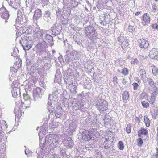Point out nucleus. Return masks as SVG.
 Instances as JSON below:
<instances>
[{"mask_svg":"<svg viewBox=\"0 0 158 158\" xmlns=\"http://www.w3.org/2000/svg\"><path fill=\"white\" fill-rule=\"evenodd\" d=\"M45 139V142L43 144L44 146L49 144L51 149L58 148L59 151H62V149L60 146V136L56 135L50 134L46 136Z\"/></svg>","mask_w":158,"mask_h":158,"instance_id":"f257e3e1","label":"nucleus"},{"mask_svg":"<svg viewBox=\"0 0 158 158\" xmlns=\"http://www.w3.org/2000/svg\"><path fill=\"white\" fill-rule=\"evenodd\" d=\"M37 52L39 55L41 56H44L48 55V50L47 49L48 47L47 43L44 41L38 43L36 46Z\"/></svg>","mask_w":158,"mask_h":158,"instance_id":"f03ea898","label":"nucleus"},{"mask_svg":"<svg viewBox=\"0 0 158 158\" xmlns=\"http://www.w3.org/2000/svg\"><path fill=\"white\" fill-rule=\"evenodd\" d=\"M95 103L97 108L100 111H104L108 108V104L106 100L103 99L94 98Z\"/></svg>","mask_w":158,"mask_h":158,"instance_id":"7ed1b4c3","label":"nucleus"},{"mask_svg":"<svg viewBox=\"0 0 158 158\" xmlns=\"http://www.w3.org/2000/svg\"><path fill=\"white\" fill-rule=\"evenodd\" d=\"M58 99L56 96H54L53 94L49 95L48 102L47 107L50 113L53 112L54 110L56 105L57 104Z\"/></svg>","mask_w":158,"mask_h":158,"instance_id":"20e7f679","label":"nucleus"},{"mask_svg":"<svg viewBox=\"0 0 158 158\" xmlns=\"http://www.w3.org/2000/svg\"><path fill=\"white\" fill-rule=\"evenodd\" d=\"M21 40L20 41V44L25 51L28 50L31 47V43L33 42L31 41H28L29 38L27 35L21 37Z\"/></svg>","mask_w":158,"mask_h":158,"instance_id":"39448f33","label":"nucleus"},{"mask_svg":"<svg viewBox=\"0 0 158 158\" xmlns=\"http://www.w3.org/2000/svg\"><path fill=\"white\" fill-rule=\"evenodd\" d=\"M69 51L67 50L66 53L67 55L65 56V61L67 62H70L75 59V57L78 55V52L75 50L71 51L69 54Z\"/></svg>","mask_w":158,"mask_h":158,"instance_id":"423d86ee","label":"nucleus"},{"mask_svg":"<svg viewBox=\"0 0 158 158\" xmlns=\"http://www.w3.org/2000/svg\"><path fill=\"white\" fill-rule=\"evenodd\" d=\"M33 101L35 102L38 101L41 99L42 97V93L40 88L37 87L33 90Z\"/></svg>","mask_w":158,"mask_h":158,"instance_id":"0eeeda50","label":"nucleus"},{"mask_svg":"<svg viewBox=\"0 0 158 158\" xmlns=\"http://www.w3.org/2000/svg\"><path fill=\"white\" fill-rule=\"evenodd\" d=\"M68 85V88L70 90V93L72 94H76L77 93V84L75 82H69V81L67 82Z\"/></svg>","mask_w":158,"mask_h":158,"instance_id":"6e6552de","label":"nucleus"},{"mask_svg":"<svg viewBox=\"0 0 158 158\" xmlns=\"http://www.w3.org/2000/svg\"><path fill=\"white\" fill-rule=\"evenodd\" d=\"M45 31L38 28H35L34 31V37L38 39H41L43 38V35L45 34Z\"/></svg>","mask_w":158,"mask_h":158,"instance_id":"1a4fd4ad","label":"nucleus"},{"mask_svg":"<svg viewBox=\"0 0 158 158\" xmlns=\"http://www.w3.org/2000/svg\"><path fill=\"white\" fill-rule=\"evenodd\" d=\"M139 46L141 48L146 49L148 47L149 43L148 41L144 39H141L138 40Z\"/></svg>","mask_w":158,"mask_h":158,"instance_id":"9d476101","label":"nucleus"},{"mask_svg":"<svg viewBox=\"0 0 158 158\" xmlns=\"http://www.w3.org/2000/svg\"><path fill=\"white\" fill-rule=\"evenodd\" d=\"M149 56L152 59L158 60V52L155 48H153L149 53Z\"/></svg>","mask_w":158,"mask_h":158,"instance_id":"9b49d317","label":"nucleus"},{"mask_svg":"<svg viewBox=\"0 0 158 158\" xmlns=\"http://www.w3.org/2000/svg\"><path fill=\"white\" fill-rule=\"evenodd\" d=\"M10 6L15 9H16L20 6V0H10Z\"/></svg>","mask_w":158,"mask_h":158,"instance_id":"f8f14e48","label":"nucleus"},{"mask_svg":"<svg viewBox=\"0 0 158 158\" xmlns=\"http://www.w3.org/2000/svg\"><path fill=\"white\" fill-rule=\"evenodd\" d=\"M52 35L56 36L59 34L61 30V27L58 26H53L51 28Z\"/></svg>","mask_w":158,"mask_h":158,"instance_id":"ddd939ff","label":"nucleus"},{"mask_svg":"<svg viewBox=\"0 0 158 158\" xmlns=\"http://www.w3.org/2000/svg\"><path fill=\"white\" fill-rule=\"evenodd\" d=\"M98 38V35L96 30L94 28L93 31L91 32V35L88 38L92 41H94L96 40Z\"/></svg>","mask_w":158,"mask_h":158,"instance_id":"4468645a","label":"nucleus"},{"mask_svg":"<svg viewBox=\"0 0 158 158\" xmlns=\"http://www.w3.org/2000/svg\"><path fill=\"white\" fill-rule=\"evenodd\" d=\"M43 39L48 41L49 43L51 42L50 44V46H52L53 45L54 43L52 42L53 41V37L51 35L46 34V32L44 35Z\"/></svg>","mask_w":158,"mask_h":158,"instance_id":"2eb2a0df","label":"nucleus"},{"mask_svg":"<svg viewBox=\"0 0 158 158\" xmlns=\"http://www.w3.org/2000/svg\"><path fill=\"white\" fill-rule=\"evenodd\" d=\"M94 28L92 26H89L87 27L84 30L86 36L88 38L89 37L90 35L91 34V32H92Z\"/></svg>","mask_w":158,"mask_h":158,"instance_id":"dca6fc26","label":"nucleus"},{"mask_svg":"<svg viewBox=\"0 0 158 158\" xmlns=\"http://www.w3.org/2000/svg\"><path fill=\"white\" fill-rule=\"evenodd\" d=\"M64 142L65 145L69 147L70 148H71L73 147V145L74 144L73 141L70 137L66 138V139Z\"/></svg>","mask_w":158,"mask_h":158,"instance_id":"f3484780","label":"nucleus"},{"mask_svg":"<svg viewBox=\"0 0 158 158\" xmlns=\"http://www.w3.org/2000/svg\"><path fill=\"white\" fill-rule=\"evenodd\" d=\"M11 92L12 96L15 98L18 95H20V92L19 87L12 88Z\"/></svg>","mask_w":158,"mask_h":158,"instance_id":"a211bd4d","label":"nucleus"},{"mask_svg":"<svg viewBox=\"0 0 158 158\" xmlns=\"http://www.w3.org/2000/svg\"><path fill=\"white\" fill-rule=\"evenodd\" d=\"M88 134L87 130H84L83 131L82 134V138L85 141H89L91 139V138L90 137V135Z\"/></svg>","mask_w":158,"mask_h":158,"instance_id":"6ab92c4d","label":"nucleus"},{"mask_svg":"<svg viewBox=\"0 0 158 158\" xmlns=\"http://www.w3.org/2000/svg\"><path fill=\"white\" fill-rule=\"evenodd\" d=\"M41 16L42 13L41 10L38 9L36 10L34 12L33 19L37 20L40 18Z\"/></svg>","mask_w":158,"mask_h":158,"instance_id":"aec40b11","label":"nucleus"},{"mask_svg":"<svg viewBox=\"0 0 158 158\" xmlns=\"http://www.w3.org/2000/svg\"><path fill=\"white\" fill-rule=\"evenodd\" d=\"M2 9L4 10V11L1 14V18H3L4 19L7 20L9 17L8 12L4 7Z\"/></svg>","mask_w":158,"mask_h":158,"instance_id":"412c9836","label":"nucleus"},{"mask_svg":"<svg viewBox=\"0 0 158 158\" xmlns=\"http://www.w3.org/2000/svg\"><path fill=\"white\" fill-rule=\"evenodd\" d=\"M143 22L142 23L144 22L146 24H148L150 23V19L149 17V15L148 13H146L144 14L143 18Z\"/></svg>","mask_w":158,"mask_h":158,"instance_id":"4be33fe9","label":"nucleus"},{"mask_svg":"<svg viewBox=\"0 0 158 158\" xmlns=\"http://www.w3.org/2000/svg\"><path fill=\"white\" fill-rule=\"evenodd\" d=\"M14 114L15 116L21 117L22 114V112L20 110V108H19L18 107H15L14 109Z\"/></svg>","mask_w":158,"mask_h":158,"instance_id":"5701e85b","label":"nucleus"},{"mask_svg":"<svg viewBox=\"0 0 158 158\" xmlns=\"http://www.w3.org/2000/svg\"><path fill=\"white\" fill-rule=\"evenodd\" d=\"M138 73L139 75L140 76L141 79H143L146 77V71L143 69H139Z\"/></svg>","mask_w":158,"mask_h":158,"instance_id":"b1692460","label":"nucleus"},{"mask_svg":"<svg viewBox=\"0 0 158 158\" xmlns=\"http://www.w3.org/2000/svg\"><path fill=\"white\" fill-rule=\"evenodd\" d=\"M39 69L38 65L37 64H34L31 66L30 70L31 72V73H34L35 72H38Z\"/></svg>","mask_w":158,"mask_h":158,"instance_id":"393cba45","label":"nucleus"},{"mask_svg":"<svg viewBox=\"0 0 158 158\" xmlns=\"http://www.w3.org/2000/svg\"><path fill=\"white\" fill-rule=\"evenodd\" d=\"M129 98V93L127 91H124L122 94V99L124 103L126 102Z\"/></svg>","mask_w":158,"mask_h":158,"instance_id":"a878e982","label":"nucleus"},{"mask_svg":"<svg viewBox=\"0 0 158 158\" xmlns=\"http://www.w3.org/2000/svg\"><path fill=\"white\" fill-rule=\"evenodd\" d=\"M76 127V126L75 123L74 122H72L69 125V131L72 133L74 132L75 130Z\"/></svg>","mask_w":158,"mask_h":158,"instance_id":"bb28decb","label":"nucleus"},{"mask_svg":"<svg viewBox=\"0 0 158 158\" xmlns=\"http://www.w3.org/2000/svg\"><path fill=\"white\" fill-rule=\"evenodd\" d=\"M61 78V74L56 72L55 75V78L54 82H60Z\"/></svg>","mask_w":158,"mask_h":158,"instance_id":"cd10ccee","label":"nucleus"},{"mask_svg":"<svg viewBox=\"0 0 158 158\" xmlns=\"http://www.w3.org/2000/svg\"><path fill=\"white\" fill-rule=\"evenodd\" d=\"M94 130L93 129H90L88 131V135H90V137L91 139L92 138H94Z\"/></svg>","mask_w":158,"mask_h":158,"instance_id":"c85d7f7f","label":"nucleus"},{"mask_svg":"<svg viewBox=\"0 0 158 158\" xmlns=\"http://www.w3.org/2000/svg\"><path fill=\"white\" fill-rule=\"evenodd\" d=\"M144 122L146 127H149L150 125V121L147 116H145L144 118Z\"/></svg>","mask_w":158,"mask_h":158,"instance_id":"c756f323","label":"nucleus"},{"mask_svg":"<svg viewBox=\"0 0 158 158\" xmlns=\"http://www.w3.org/2000/svg\"><path fill=\"white\" fill-rule=\"evenodd\" d=\"M72 106L73 109L75 110L80 109L79 105L77 103L73 102L72 104Z\"/></svg>","mask_w":158,"mask_h":158,"instance_id":"7c9ffc66","label":"nucleus"},{"mask_svg":"<svg viewBox=\"0 0 158 158\" xmlns=\"http://www.w3.org/2000/svg\"><path fill=\"white\" fill-rule=\"evenodd\" d=\"M152 74L155 76H156L158 74V69L155 66H152Z\"/></svg>","mask_w":158,"mask_h":158,"instance_id":"2f4dec72","label":"nucleus"},{"mask_svg":"<svg viewBox=\"0 0 158 158\" xmlns=\"http://www.w3.org/2000/svg\"><path fill=\"white\" fill-rule=\"evenodd\" d=\"M139 134H143L145 135H147L148 133V131L145 129H142L138 132Z\"/></svg>","mask_w":158,"mask_h":158,"instance_id":"473e14b6","label":"nucleus"},{"mask_svg":"<svg viewBox=\"0 0 158 158\" xmlns=\"http://www.w3.org/2000/svg\"><path fill=\"white\" fill-rule=\"evenodd\" d=\"M50 118V114L48 113H46L45 114L44 117V122L46 123L47 122Z\"/></svg>","mask_w":158,"mask_h":158,"instance_id":"72a5a7b5","label":"nucleus"},{"mask_svg":"<svg viewBox=\"0 0 158 158\" xmlns=\"http://www.w3.org/2000/svg\"><path fill=\"white\" fill-rule=\"evenodd\" d=\"M118 40L119 42L122 43L126 41L127 40L123 36H121L118 38Z\"/></svg>","mask_w":158,"mask_h":158,"instance_id":"f704fd0d","label":"nucleus"},{"mask_svg":"<svg viewBox=\"0 0 158 158\" xmlns=\"http://www.w3.org/2000/svg\"><path fill=\"white\" fill-rule=\"evenodd\" d=\"M118 147L120 150H123L124 147L123 142L122 141H119L118 143Z\"/></svg>","mask_w":158,"mask_h":158,"instance_id":"c9c22d12","label":"nucleus"},{"mask_svg":"<svg viewBox=\"0 0 158 158\" xmlns=\"http://www.w3.org/2000/svg\"><path fill=\"white\" fill-rule=\"evenodd\" d=\"M128 45V44L127 42V40L126 41H124V42L122 43L121 46L123 49H124L126 48Z\"/></svg>","mask_w":158,"mask_h":158,"instance_id":"e433bc0d","label":"nucleus"},{"mask_svg":"<svg viewBox=\"0 0 158 158\" xmlns=\"http://www.w3.org/2000/svg\"><path fill=\"white\" fill-rule=\"evenodd\" d=\"M19 84V83L18 82V81H13L12 84V88L19 87L18 86Z\"/></svg>","mask_w":158,"mask_h":158,"instance_id":"4c0bfd02","label":"nucleus"},{"mask_svg":"<svg viewBox=\"0 0 158 158\" xmlns=\"http://www.w3.org/2000/svg\"><path fill=\"white\" fill-rule=\"evenodd\" d=\"M141 104L143 106L144 108H147L149 106V103L145 101H143L142 102Z\"/></svg>","mask_w":158,"mask_h":158,"instance_id":"58836bf2","label":"nucleus"},{"mask_svg":"<svg viewBox=\"0 0 158 158\" xmlns=\"http://www.w3.org/2000/svg\"><path fill=\"white\" fill-rule=\"evenodd\" d=\"M147 81L148 83L151 86L154 85V82L153 81V80L152 78H147Z\"/></svg>","mask_w":158,"mask_h":158,"instance_id":"ea45409f","label":"nucleus"},{"mask_svg":"<svg viewBox=\"0 0 158 158\" xmlns=\"http://www.w3.org/2000/svg\"><path fill=\"white\" fill-rule=\"evenodd\" d=\"M62 115L63 114L62 113H60V112H58L57 110H56V112L55 114V116L56 117V118H61L62 116Z\"/></svg>","mask_w":158,"mask_h":158,"instance_id":"a19ab883","label":"nucleus"},{"mask_svg":"<svg viewBox=\"0 0 158 158\" xmlns=\"http://www.w3.org/2000/svg\"><path fill=\"white\" fill-rule=\"evenodd\" d=\"M27 102H29L30 103L31 102L30 101H25L24 102H21V103L20 106H22V107H23V108H26L27 107H29V106H26V104Z\"/></svg>","mask_w":158,"mask_h":158,"instance_id":"79ce46f5","label":"nucleus"},{"mask_svg":"<svg viewBox=\"0 0 158 158\" xmlns=\"http://www.w3.org/2000/svg\"><path fill=\"white\" fill-rule=\"evenodd\" d=\"M122 73L124 75H126L128 74V71L127 68H124L123 69Z\"/></svg>","mask_w":158,"mask_h":158,"instance_id":"37998d69","label":"nucleus"},{"mask_svg":"<svg viewBox=\"0 0 158 158\" xmlns=\"http://www.w3.org/2000/svg\"><path fill=\"white\" fill-rule=\"evenodd\" d=\"M80 109L82 111H84L86 110V108L84 106V104L83 103H81L80 104Z\"/></svg>","mask_w":158,"mask_h":158,"instance_id":"c03bdc74","label":"nucleus"},{"mask_svg":"<svg viewBox=\"0 0 158 158\" xmlns=\"http://www.w3.org/2000/svg\"><path fill=\"white\" fill-rule=\"evenodd\" d=\"M137 145L138 146L141 147L143 143V141L141 138H139L137 139Z\"/></svg>","mask_w":158,"mask_h":158,"instance_id":"a18cd8bd","label":"nucleus"},{"mask_svg":"<svg viewBox=\"0 0 158 158\" xmlns=\"http://www.w3.org/2000/svg\"><path fill=\"white\" fill-rule=\"evenodd\" d=\"M23 96L24 99L26 101H27V100H28L30 98V97L29 95L27 93H23Z\"/></svg>","mask_w":158,"mask_h":158,"instance_id":"49530a36","label":"nucleus"},{"mask_svg":"<svg viewBox=\"0 0 158 158\" xmlns=\"http://www.w3.org/2000/svg\"><path fill=\"white\" fill-rule=\"evenodd\" d=\"M141 98L146 99L148 97L147 94L145 92H143L141 94Z\"/></svg>","mask_w":158,"mask_h":158,"instance_id":"de8ad7c7","label":"nucleus"},{"mask_svg":"<svg viewBox=\"0 0 158 158\" xmlns=\"http://www.w3.org/2000/svg\"><path fill=\"white\" fill-rule=\"evenodd\" d=\"M51 12L50 11H46L45 12V13L44 15V17H47V18H48L50 17V16Z\"/></svg>","mask_w":158,"mask_h":158,"instance_id":"09e8293b","label":"nucleus"},{"mask_svg":"<svg viewBox=\"0 0 158 158\" xmlns=\"http://www.w3.org/2000/svg\"><path fill=\"white\" fill-rule=\"evenodd\" d=\"M132 85L133 86V89L134 90H136L137 89L139 85L137 83L134 82L132 84Z\"/></svg>","mask_w":158,"mask_h":158,"instance_id":"8fccbe9b","label":"nucleus"},{"mask_svg":"<svg viewBox=\"0 0 158 158\" xmlns=\"http://www.w3.org/2000/svg\"><path fill=\"white\" fill-rule=\"evenodd\" d=\"M131 126L130 124L127 125L126 128V131L127 133H130L131 132Z\"/></svg>","mask_w":158,"mask_h":158,"instance_id":"3c124183","label":"nucleus"},{"mask_svg":"<svg viewBox=\"0 0 158 158\" xmlns=\"http://www.w3.org/2000/svg\"><path fill=\"white\" fill-rule=\"evenodd\" d=\"M4 135V134L3 131L2 130H0V142L2 141Z\"/></svg>","mask_w":158,"mask_h":158,"instance_id":"603ef678","label":"nucleus"},{"mask_svg":"<svg viewBox=\"0 0 158 158\" xmlns=\"http://www.w3.org/2000/svg\"><path fill=\"white\" fill-rule=\"evenodd\" d=\"M152 11L154 12H155L157 10V7L155 4H153L152 5Z\"/></svg>","mask_w":158,"mask_h":158,"instance_id":"864d4df0","label":"nucleus"},{"mask_svg":"<svg viewBox=\"0 0 158 158\" xmlns=\"http://www.w3.org/2000/svg\"><path fill=\"white\" fill-rule=\"evenodd\" d=\"M133 61H131V64H137L139 63V60L137 58H135L133 59Z\"/></svg>","mask_w":158,"mask_h":158,"instance_id":"5fc2aeb1","label":"nucleus"},{"mask_svg":"<svg viewBox=\"0 0 158 158\" xmlns=\"http://www.w3.org/2000/svg\"><path fill=\"white\" fill-rule=\"evenodd\" d=\"M96 7L99 10H102L103 9V7L102 5L100 4H98L96 6Z\"/></svg>","mask_w":158,"mask_h":158,"instance_id":"6e6d98bb","label":"nucleus"},{"mask_svg":"<svg viewBox=\"0 0 158 158\" xmlns=\"http://www.w3.org/2000/svg\"><path fill=\"white\" fill-rule=\"evenodd\" d=\"M113 82L114 83V85L117 84L118 83V80L116 77H114L113 78Z\"/></svg>","mask_w":158,"mask_h":158,"instance_id":"4d7b16f0","label":"nucleus"},{"mask_svg":"<svg viewBox=\"0 0 158 158\" xmlns=\"http://www.w3.org/2000/svg\"><path fill=\"white\" fill-rule=\"evenodd\" d=\"M152 95L151 96V97H153V98H155L156 96L157 95V93L156 91H154L152 93Z\"/></svg>","mask_w":158,"mask_h":158,"instance_id":"13d9d810","label":"nucleus"},{"mask_svg":"<svg viewBox=\"0 0 158 158\" xmlns=\"http://www.w3.org/2000/svg\"><path fill=\"white\" fill-rule=\"evenodd\" d=\"M25 29H26V28H25V29H23V28H20V31H19V32H20V33H24L26 31Z\"/></svg>","mask_w":158,"mask_h":158,"instance_id":"bf43d9fd","label":"nucleus"},{"mask_svg":"<svg viewBox=\"0 0 158 158\" xmlns=\"http://www.w3.org/2000/svg\"><path fill=\"white\" fill-rule=\"evenodd\" d=\"M151 100V101L150 102V103L151 104L152 103V104H153L154 102H155V98H153V97H152Z\"/></svg>","mask_w":158,"mask_h":158,"instance_id":"052dcab7","label":"nucleus"},{"mask_svg":"<svg viewBox=\"0 0 158 158\" xmlns=\"http://www.w3.org/2000/svg\"><path fill=\"white\" fill-rule=\"evenodd\" d=\"M138 57L139 59L141 60H143L145 58L142 55H139Z\"/></svg>","mask_w":158,"mask_h":158,"instance_id":"680f3d73","label":"nucleus"},{"mask_svg":"<svg viewBox=\"0 0 158 158\" xmlns=\"http://www.w3.org/2000/svg\"><path fill=\"white\" fill-rule=\"evenodd\" d=\"M25 154L27 155L28 154H29L30 153H31V152H30V151L29 150H25Z\"/></svg>","mask_w":158,"mask_h":158,"instance_id":"e2e57ef3","label":"nucleus"},{"mask_svg":"<svg viewBox=\"0 0 158 158\" xmlns=\"http://www.w3.org/2000/svg\"><path fill=\"white\" fill-rule=\"evenodd\" d=\"M135 80L137 81L138 83H139L140 82V80L139 78L138 77H136L135 79Z\"/></svg>","mask_w":158,"mask_h":158,"instance_id":"0e129e2a","label":"nucleus"},{"mask_svg":"<svg viewBox=\"0 0 158 158\" xmlns=\"http://www.w3.org/2000/svg\"><path fill=\"white\" fill-rule=\"evenodd\" d=\"M100 23L101 25H102L103 26H105L106 24V23H104L103 21H102V22H100Z\"/></svg>","mask_w":158,"mask_h":158,"instance_id":"69168bd1","label":"nucleus"},{"mask_svg":"<svg viewBox=\"0 0 158 158\" xmlns=\"http://www.w3.org/2000/svg\"><path fill=\"white\" fill-rule=\"evenodd\" d=\"M132 27L131 26H129L128 28V29L129 30V31L131 32V31H132Z\"/></svg>","mask_w":158,"mask_h":158,"instance_id":"338daca9","label":"nucleus"},{"mask_svg":"<svg viewBox=\"0 0 158 158\" xmlns=\"http://www.w3.org/2000/svg\"><path fill=\"white\" fill-rule=\"evenodd\" d=\"M11 70L12 71H13L15 73H16L17 71L16 69H15L14 67L11 68Z\"/></svg>","mask_w":158,"mask_h":158,"instance_id":"774afa93","label":"nucleus"}]
</instances>
